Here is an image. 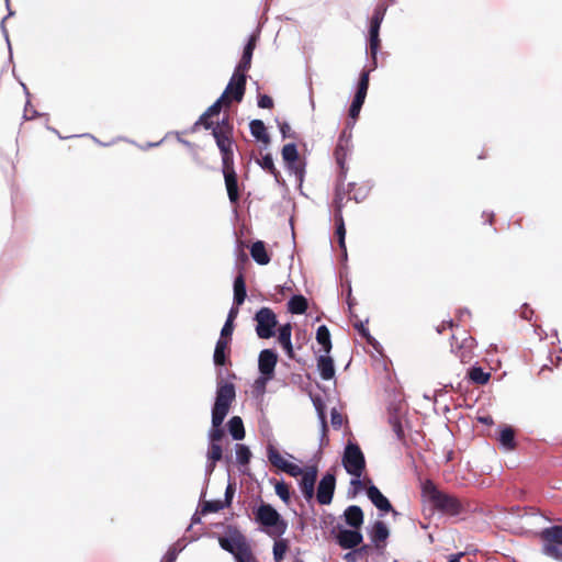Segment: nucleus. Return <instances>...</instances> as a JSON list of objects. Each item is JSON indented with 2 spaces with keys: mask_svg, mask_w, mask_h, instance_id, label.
<instances>
[{
  "mask_svg": "<svg viewBox=\"0 0 562 562\" xmlns=\"http://www.w3.org/2000/svg\"><path fill=\"white\" fill-rule=\"evenodd\" d=\"M498 441L505 450H514L517 446L515 440V430L510 426H504L499 430Z\"/></svg>",
  "mask_w": 562,
  "mask_h": 562,
  "instance_id": "nucleus-27",
  "label": "nucleus"
},
{
  "mask_svg": "<svg viewBox=\"0 0 562 562\" xmlns=\"http://www.w3.org/2000/svg\"><path fill=\"white\" fill-rule=\"evenodd\" d=\"M385 12H386V7L383 3L378 4L372 16H371V20H370L369 48H370V54L374 61L376 59V54L380 48L379 32H380V26L384 19Z\"/></svg>",
  "mask_w": 562,
  "mask_h": 562,
  "instance_id": "nucleus-10",
  "label": "nucleus"
},
{
  "mask_svg": "<svg viewBox=\"0 0 562 562\" xmlns=\"http://www.w3.org/2000/svg\"><path fill=\"white\" fill-rule=\"evenodd\" d=\"M316 340L319 345L323 346V350L325 353L330 352V350H331L330 333L325 325H322L317 328Z\"/></svg>",
  "mask_w": 562,
  "mask_h": 562,
  "instance_id": "nucleus-33",
  "label": "nucleus"
},
{
  "mask_svg": "<svg viewBox=\"0 0 562 562\" xmlns=\"http://www.w3.org/2000/svg\"><path fill=\"white\" fill-rule=\"evenodd\" d=\"M234 493H235V488L232 484H229L227 487H226V491H225V506H229L231 503H232V499H233V496H234Z\"/></svg>",
  "mask_w": 562,
  "mask_h": 562,
  "instance_id": "nucleus-58",
  "label": "nucleus"
},
{
  "mask_svg": "<svg viewBox=\"0 0 562 562\" xmlns=\"http://www.w3.org/2000/svg\"><path fill=\"white\" fill-rule=\"evenodd\" d=\"M214 139L222 156V171L229 202L234 205L240 200L238 178L234 167L232 127L224 123L214 133Z\"/></svg>",
  "mask_w": 562,
  "mask_h": 562,
  "instance_id": "nucleus-1",
  "label": "nucleus"
},
{
  "mask_svg": "<svg viewBox=\"0 0 562 562\" xmlns=\"http://www.w3.org/2000/svg\"><path fill=\"white\" fill-rule=\"evenodd\" d=\"M357 552H359V557L362 559L364 555H367L370 551V547L368 544H363L361 547L355 548Z\"/></svg>",
  "mask_w": 562,
  "mask_h": 562,
  "instance_id": "nucleus-61",
  "label": "nucleus"
},
{
  "mask_svg": "<svg viewBox=\"0 0 562 562\" xmlns=\"http://www.w3.org/2000/svg\"><path fill=\"white\" fill-rule=\"evenodd\" d=\"M361 558L359 557V552H357L356 549H353L352 551L350 552H347L345 555H344V560L346 562H358Z\"/></svg>",
  "mask_w": 562,
  "mask_h": 562,
  "instance_id": "nucleus-57",
  "label": "nucleus"
},
{
  "mask_svg": "<svg viewBox=\"0 0 562 562\" xmlns=\"http://www.w3.org/2000/svg\"><path fill=\"white\" fill-rule=\"evenodd\" d=\"M330 423L335 429H339L342 426L344 417L336 408L331 409Z\"/></svg>",
  "mask_w": 562,
  "mask_h": 562,
  "instance_id": "nucleus-53",
  "label": "nucleus"
},
{
  "mask_svg": "<svg viewBox=\"0 0 562 562\" xmlns=\"http://www.w3.org/2000/svg\"><path fill=\"white\" fill-rule=\"evenodd\" d=\"M335 223H336V236L338 238L339 247L346 251V244H345V236H346V228H345V222L342 214L335 215Z\"/></svg>",
  "mask_w": 562,
  "mask_h": 562,
  "instance_id": "nucleus-36",
  "label": "nucleus"
},
{
  "mask_svg": "<svg viewBox=\"0 0 562 562\" xmlns=\"http://www.w3.org/2000/svg\"><path fill=\"white\" fill-rule=\"evenodd\" d=\"M258 106L261 109H272L273 100L268 94H260L258 98Z\"/></svg>",
  "mask_w": 562,
  "mask_h": 562,
  "instance_id": "nucleus-54",
  "label": "nucleus"
},
{
  "mask_svg": "<svg viewBox=\"0 0 562 562\" xmlns=\"http://www.w3.org/2000/svg\"><path fill=\"white\" fill-rule=\"evenodd\" d=\"M223 106H231V102H228L225 97H220L211 106L207 108V110L199 117L195 125H202L205 130H211L212 135L214 136V133L216 128H220L224 123H227L232 127V135L234 134V125L231 121L229 116L226 115L222 119L221 122H217L214 124L212 121V117L214 115H218Z\"/></svg>",
  "mask_w": 562,
  "mask_h": 562,
  "instance_id": "nucleus-6",
  "label": "nucleus"
},
{
  "mask_svg": "<svg viewBox=\"0 0 562 562\" xmlns=\"http://www.w3.org/2000/svg\"><path fill=\"white\" fill-rule=\"evenodd\" d=\"M363 103H364L363 99H359V98H356V97L353 98L352 103H351L350 109H349V116L351 119H353V120L358 119Z\"/></svg>",
  "mask_w": 562,
  "mask_h": 562,
  "instance_id": "nucleus-46",
  "label": "nucleus"
},
{
  "mask_svg": "<svg viewBox=\"0 0 562 562\" xmlns=\"http://www.w3.org/2000/svg\"><path fill=\"white\" fill-rule=\"evenodd\" d=\"M344 516L347 525L355 529H359L363 524V512L357 505L347 507Z\"/></svg>",
  "mask_w": 562,
  "mask_h": 562,
  "instance_id": "nucleus-21",
  "label": "nucleus"
},
{
  "mask_svg": "<svg viewBox=\"0 0 562 562\" xmlns=\"http://www.w3.org/2000/svg\"><path fill=\"white\" fill-rule=\"evenodd\" d=\"M464 555V553H458V554H452L449 559L448 562H461V558Z\"/></svg>",
  "mask_w": 562,
  "mask_h": 562,
  "instance_id": "nucleus-64",
  "label": "nucleus"
},
{
  "mask_svg": "<svg viewBox=\"0 0 562 562\" xmlns=\"http://www.w3.org/2000/svg\"><path fill=\"white\" fill-rule=\"evenodd\" d=\"M475 339L467 331L461 337L452 336L451 350L462 363H469L475 357Z\"/></svg>",
  "mask_w": 562,
  "mask_h": 562,
  "instance_id": "nucleus-8",
  "label": "nucleus"
},
{
  "mask_svg": "<svg viewBox=\"0 0 562 562\" xmlns=\"http://www.w3.org/2000/svg\"><path fill=\"white\" fill-rule=\"evenodd\" d=\"M290 359L294 358V350L291 340L281 345Z\"/></svg>",
  "mask_w": 562,
  "mask_h": 562,
  "instance_id": "nucleus-59",
  "label": "nucleus"
},
{
  "mask_svg": "<svg viewBox=\"0 0 562 562\" xmlns=\"http://www.w3.org/2000/svg\"><path fill=\"white\" fill-rule=\"evenodd\" d=\"M225 507V503L222 501H209L203 504L202 513H217Z\"/></svg>",
  "mask_w": 562,
  "mask_h": 562,
  "instance_id": "nucleus-43",
  "label": "nucleus"
},
{
  "mask_svg": "<svg viewBox=\"0 0 562 562\" xmlns=\"http://www.w3.org/2000/svg\"><path fill=\"white\" fill-rule=\"evenodd\" d=\"M390 424L392 426L393 431L395 432L396 437L402 440L404 439V430L401 424V420L397 417H391Z\"/></svg>",
  "mask_w": 562,
  "mask_h": 562,
  "instance_id": "nucleus-51",
  "label": "nucleus"
},
{
  "mask_svg": "<svg viewBox=\"0 0 562 562\" xmlns=\"http://www.w3.org/2000/svg\"><path fill=\"white\" fill-rule=\"evenodd\" d=\"M246 81L247 76L235 70L222 97H225L231 103L233 101L240 102L246 91Z\"/></svg>",
  "mask_w": 562,
  "mask_h": 562,
  "instance_id": "nucleus-11",
  "label": "nucleus"
},
{
  "mask_svg": "<svg viewBox=\"0 0 562 562\" xmlns=\"http://www.w3.org/2000/svg\"><path fill=\"white\" fill-rule=\"evenodd\" d=\"M285 165L288 169L295 175L296 179L302 182L305 173L304 162L297 158L295 162H285Z\"/></svg>",
  "mask_w": 562,
  "mask_h": 562,
  "instance_id": "nucleus-42",
  "label": "nucleus"
},
{
  "mask_svg": "<svg viewBox=\"0 0 562 562\" xmlns=\"http://www.w3.org/2000/svg\"><path fill=\"white\" fill-rule=\"evenodd\" d=\"M539 537L542 541V552L557 561H562V526L544 528Z\"/></svg>",
  "mask_w": 562,
  "mask_h": 562,
  "instance_id": "nucleus-5",
  "label": "nucleus"
},
{
  "mask_svg": "<svg viewBox=\"0 0 562 562\" xmlns=\"http://www.w3.org/2000/svg\"><path fill=\"white\" fill-rule=\"evenodd\" d=\"M249 128H250L251 135L257 140L263 143L265 145L270 144V136L267 133L266 125L261 120H252L249 123Z\"/></svg>",
  "mask_w": 562,
  "mask_h": 562,
  "instance_id": "nucleus-26",
  "label": "nucleus"
},
{
  "mask_svg": "<svg viewBox=\"0 0 562 562\" xmlns=\"http://www.w3.org/2000/svg\"><path fill=\"white\" fill-rule=\"evenodd\" d=\"M453 325L454 324L452 321L442 322V324L437 327V331H438V334H441L447 327L452 328Z\"/></svg>",
  "mask_w": 562,
  "mask_h": 562,
  "instance_id": "nucleus-62",
  "label": "nucleus"
},
{
  "mask_svg": "<svg viewBox=\"0 0 562 562\" xmlns=\"http://www.w3.org/2000/svg\"><path fill=\"white\" fill-rule=\"evenodd\" d=\"M221 548L234 555L237 562H257L247 538L235 530L228 537H220Z\"/></svg>",
  "mask_w": 562,
  "mask_h": 562,
  "instance_id": "nucleus-3",
  "label": "nucleus"
},
{
  "mask_svg": "<svg viewBox=\"0 0 562 562\" xmlns=\"http://www.w3.org/2000/svg\"><path fill=\"white\" fill-rule=\"evenodd\" d=\"M307 307V300L303 295H294L288 302V310L292 314H304Z\"/></svg>",
  "mask_w": 562,
  "mask_h": 562,
  "instance_id": "nucleus-30",
  "label": "nucleus"
},
{
  "mask_svg": "<svg viewBox=\"0 0 562 562\" xmlns=\"http://www.w3.org/2000/svg\"><path fill=\"white\" fill-rule=\"evenodd\" d=\"M422 493L436 510L445 515L458 516L465 510V503L462 499L439 490L431 480L423 483Z\"/></svg>",
  "mask_w": 562,
  "mask_h": 562,
  "instance_id": "nucleus-2",
  "label": "nucleus"
},
{
  "mask_svg": "<svg viewBox=\"0 0 562 562\" xmlns=\"http://www.w3.org/2000/svg\"><path fill=\"white\" fill-rule=\"evenodd\" d=\"M255 48H256V36H250V38L248 40V43L246 44V46L244 48L243 56L235 69L236 71H239V72L246 75V72L249 70V68L251 66V58H252Z\"/></svg>",
  "mask_w": 562,
  "mask_h": 562,
  "instance_id": "nucleus-19",
  "label": "nucleus"
},
{
  "mask_svg": "<svg viewBox=\"0 0 562 562\" xmlns=\"http://www.w3.org/2000/svg\"><path fill=\"white\" fill-rule=\"evenodd\" d=\"M223 457V449L220 443H210L209 452H207V471L212 473L215 469V464Z\"/></svg>",
  "mask_w": 562,
  "mask_h": 562,
  "instance_id": "nucleus-32",
  "label": "nucleus"
},
{
  "mask_svg": "<svg viewBox=\"0 0 562 562\" xmlns=\"http://www.w3.org/2000/svg\"><path fill=\"white\" fill-rule=\"evenodd\" d=\"M469 378L472 382L483 385L488 382L491 374L484 372L480 367H473L469 371Z\"/></svg>",
  "mask_w": 562,
  "mask_h": 562,
  "instance_id": "nucleus-35",
  "label": "nucleus"
},
{
  "mask_svg": "<svg viewBox=\"0 0 562 562\" xmlns=\"http://www.w3.org/2000/svg\"><path fill=\"white\" fill-rule=\"evenodd\" d=\"M278 362V355L272 349H263L259 353L258 369L263 375L262 380H272L274 376V369Z\"/></svg>",
  "mask_w": 562,
  "mask_h": 562,
  "instance_id": "nucleus-12",
  "label": "nucleus"
},
{
  "mask_svg": "<svg viewBox=\"0 0 562 562\" xmlns=\"http://www.w3.org/2000/svg\"><path fill=\"white\" fill-rule=\"evenodd\" d=\"M250 255L258 265L266 266L270 262V256L267 252L265 243L261 240H257L251 245Z\"/></svg>",
  "mask_w": 562,
  "mask_h": 562,
  "instance_id": "nucleus-24",
  "label": "nucleus"
},
{
  "mask_svg": "<svg viewBox=\"0 0 562 562\" xmlns=\"http://www.w3.org/2000/svg\"><path fill=\"white\" fill-rule=\"evenodd\" d=\"M231 408V404L215 401L212 409V426H222Z\"/></svg>",
  "mask_w": 562,
  "mask_h": 562,
  "instance_id": "nucleus-28",
  "label": "nucleus"
},
{
  "mask_svg": "<svg viewBox=\"0 0 562 562\" xmlns=\"http://www.w3.org/2000/svg\"><path fill=\"white\" fill-rule=\"evenodd\" d=\"M342 465L350 475L356 477L352 484H360L359 477L366 469V459L357 443H347L342 456Z\"/></svg>",
  "mask_w": 562,
  "mask_h": 562,
  "instance_id": "nucleus-4",
  "label": "nucleus"
},
{
  "mask_svg": "<svg viewBox=\"0 0 562 562\" xmlns=\"http://www.w3.org/2000/svg\"><path fill=\"white\" fill-rule=\"evenodd\" d=\"M276 493L277 495L285 503H289L290 501V487L284 482H278L276 484Z\"/></svg>",
  "mask_w": 562,
  "mask_h": 562,
  "instance_id": "nucleus-44",
  "label": "nucleus"
},
{
  "mask_svg": "<svg viewBox=\"0 0 562 562\" xmlns=\"http://www.w3.org/2000/svg\"><path fill=\"white\" fill-rule=\"evenodd\" d=\"M267 457L269 462L280 471H283L286 460L282 457V454L279 452L277 448L273 446H269L267 449Z\"/></svg>",
  "mask_w": 562,
  "mask_h": 562,
  "instance_id": "nucleus-34",
  "label": "nucleus"
},
{
  "mask_svg": "<svg viewBox=\"0 0 562 562\" xmlns=\"http://www.w3.org/2000/svg\"><path fill=\"white\" fill-rule=\"evenodd\" d=\"M291 333H292V326L290 323H286L279 328L278 340H279L280 345L291 340Z\"/></svg>",
  "mask_w": 562,
  "mask_h": 562,
  "instance_id": "nucleus-45",
  "label": "nucleus"
},
{
  "mask_svg": "<svg viewBox=\"0 0 562 562\" xmlns=\"http://www.w3.org/2000/svg\"><path fill=\"white\" fill-rule=\"evenodd\" d=\"M234 323L231 321H226L220 335V339H225L232 341V335L234 331Z\"/></svg>",
  "mask_w": 562,
  "mask_h": 562,
  "instance_id": "nucleus-48",
  "label": "nucleus"
},
{
  "mask_svg": "<svg viewBox=\"0 0 562 562\" xmlns=\"http://www.w3.org/2000/svg\"><path fill=\"white\" fill-rule=\"evenodd\" d=\"M316 408H317V412H318V415H319V419H321V423H322V431L325 435L326 431H327V423H326V415H325V412H324L323 404L322 403L316 404Z\"/></svg>",
  "mask_w": 562,
  "mask_h": 562,
  "instance_id": "nucleus-56",
  "label": "nucleus"
},
{
  "mask_svg": "<svg viewBox=\"0 0 562 562\" xmlns=\"http://www.w3.org/2000/svg\"><path fill=\"white\" fill-rule=\"evenodd\" d=\"M228 431L235 440H241L245 438L244 423L239 416H234L229 419Z\"/></svg>",
  "mask_w": 562,
  "mask_h": 562,
  "instance_id": "nucleus-31",
  "label": "nucleus"
},
{
  "mask_svg": "<svg viewBox=\"0 0 562 562\" xmlns=\"http://www.w3.org/2000/svg\"><path fill=\"white\" fill-rule=\"evenodd\" d=\"M366 194L361 189L356 190V183L348 184V200H355L356 202H360L364 199Z\"/></svg>",
  "mask_w": 562,
  "mask_h": 562,
  "instance_id": "nucleus-47",
  "label": "nucleus"
},
{
  "mask_svg": "<svg viewBox=\"0 0 562 562\" xmlns=\"http://www.w3.org/2000/svg\"><path fill=\"white\" fill-rule=\"evenodd\" d=\"M256 520L263 527L273 528V533L281 536L286 530V522L270 505L262 503L255 513Z\"/></svg>",
  "mask_w": 562,
  "mask_h": 562,
  "instance_id": "nucleus-7",
  "label": "nucleus"
},
{
  "mask_svg": "<svg viewBox=\"0 0 562 562\" xmlns=\"http://www.w3.org/2000/svg\"><path fill=\"white\" fill-rule=\"evenodd\" d=\"M317 479L316 467L308 468L302 475L300 487L306 501H311L314 497V487Z\"/></svg>",
  "mask_w": 562,
  "mask_h": 562,
  "instance_id": "nucleus-15",
  "label": "nucleus"
},
{
  "mask_svg": "<svg viewBox=\"0 0 562 562\" xmlns=\"http://www.w3.org/2000/svg\"><path fill=\"white\" fill-rule=\"evenodd\" d=\"M349 151V140L345 139L342 136L338 139V143L334 150V156L337 165L340 168V176L346 177V158Z\"/></svg>",
  "mask_w": 562,
  "mask_h": 562,
  "instance_id": "nucleus-17",
  "label": "nucleus"
},
{
  "mask_svg": "<svg viewBox=\"0 0 562 562\" xmlns=\"http://www.w3.org/2000/svg\"><path fill=\"white\" fill-rule=\"evenodd\" d=\"M278 125L283 138H297V135L292 131L291 126L286 122H281Z\"/></svg>",
  "mask_w": 562,
  "mask_h": 562,
  "instance_id": "nucleus-50",
  "label": "nucleus"
},
{
  "mask_svg": "<svg viewBox=\"0 0 562 562\" xmlns=\"http://www.w3.org/2000/svg\"><path fill=\"white\" fill-rule=\"evenodd\" d=\"M289 549L288 540L279 539L273 544V559L276 562H281Z\"/></svg>",
  "mask_w": 562,
  "mask_h": 562,
  "instance_id": "nucleus-38",
  "label": "nucleus"
},
{
  "mask_svg": "<svg viewBox=\"0 0 562 562\" xmlns=\"http://www.w3.org/2000/svg\"><path fill=\"white\" fill-rule=\"evenodd\" d=\"M368 88H369V71H362L355 97L366 100Z\"/></svg>",
  "mask_w": 562,
  "mask_h": 562,
  "instance_id": "nucleus-39",
  "label": "nucleus"
},
{
  "mask_svg": "<svg viewBox=\"0 0 562 562\" xmlns=\"http://www.w3.org/2000/svg\"><path fill=\"white\" fill-rule=\"evenodd\" d=\"M283 472L291 476L297 477L300 475L302 476L305 471H303L299 465L288 461L283 469Z\"/></svg>",
  "mask_w": 562,
  "mask_h": 562,
  "instance_id": "nucleus-49",
  "label": "nucleus"
},
{
  "mask_svg": "<svg viewBox=\"0 0 562 562\" xmlns=\"http://www.w3.org/2000/svg\"><path fill=\"white\" fill-rule=\"evenodd\" d=\"M247 296L245 278L239 273L234 281V303L239 306Z\"/></svg>",
  "mask_w": 562,
  "mask_h": 562,
  "instance_id": "nucleus-29",
  "label": "nucleus"
},
{
  "mask_svg": "<svg viewBox=\"0 0 562 562\" xmlns=\"http://www.w3.org/2000/svg\"><path fill=\"white\" fill-rule=\"evenodd\" d=\"M282 158L284 162H295L299 156V151L296 145L294 143L285 144L281 150Z\"/></svg>",
  "mask_w": 562,
  "mask_h": 562,
  "instance_id": "nucleus-37",
  "label": "nucleus"
},
{
  "mask_svg": "<svg viewBox=\"0 0 562 562\" xmlns=\"http://www.w3.org/2000/svg\"><path fill=\"white\" fill-rule=\"evenodd\" d=\"M336 479L331 473H326L318 483L316 498L321 505L331 503L335 492Z\"/></svg>",
  "mask_w": 562,
  "mask_h": 562,
  "instance_id": "nucleus-13",
  "label": "nucleus"
},
{
  "mask_svg": "<svg viewBox=\"0 0 562 562\" xmlns=\"http://www.w3.org/2000/svg\"><path fill=\"white\" fill-rule=\"evenodd\" d=\"M236 391L235 385L231 382H224L221 380L217 383L215 401L231 404L235 401Z\"/></svg>",
  "mask_w": 562,
  "mask_h": 562,
  "instance_id": "nucleus-20",
  "label": "nucleus"
},
{
  "mask_svg": "<svg viewBox=\"0 0 562 562\" xmlns=\"http://www.w3.org/2000/svg\"><path fill=\"white\" fill-rule=\"evenodd\" d=\"M317 369L321 373L323 380H330L335 375V367L334 360L328 356V353L319 356L317 358Z\"/></svg>",
  "mask_w": 562,
  "mask_h": 562,
  "instance_id": "nucleus-22",
  "label": "nucleus"
},
{
  "mask_svg": "<svg viewBox=\"0 0 562 562\" xmlns=\"http://www.w3.org/2000/svg\"><path fill=\"white\" fill-rule=\"evenodd\" d=\"M367 495L373 505L382 512H391L393 507L389 499L381 493L375 485H370L367 490Z\"/></svg>",
  "mask_w": 562,
  "mask_h": 562,
  "instance_id": "nucleus-16",
  "label": "nucleus"
},
{
  "mask_svg": "<svg viewBox=\"0 0 562 562\" xmlns=\"http://www.w3.org/2000/svg\"><path fill=\"white\" fill-rule=\"evenodd\" d=\"M238 315V307H232L228 312V315H227V319L226 321H231L234 323V321L236 319Z\"/></svg>",
  "mask_w": 562,
  "mask_h": 562,
  "instance_id": "nucleus-63",
  "label": "nucleus"
},
{
  "mask_svg": "<svg viewBox=\"0 0 562 562\" xmlns=\"http://www.w3.org/2000/svg\"><path fill=\"white\" fill-rule=\"evenodd\" d=\"M355 327L358 329V331L360 333V335L364 338H367L369 340V331L368 329L364 327V325L362 323L360 324H355Z\"/></svg>",
  "mask_w": 562,
  "mask_h": 562,
  "instance_id": "nucleus-60",
  "label": "nucleus"
},
{
  "mask_svg": "<svg viewBox=\"0 0 562 562\" xmlns=\"http://www.w3.org/2000/svg\"><path fill=\"white\" fill-rule=\"evenodd\" d=\"M250 458H251V452L247 446L239 445V443L236 445V459L240 465L248 464L250 461Z\"/></svg>",
  "mask_w": 562,
  "mask_h": 562,
  "instance_id": "nucleus-40",
  "label": "nucleus"
},
{
  "mask_svg": "<svg viewBox=\"0 0 562 562\" xmlns=\"http://www.w3.org/2000/svg\"><path fill=\"white\" fill-rule=\"evenodd\" d=\"M389 537V529L386 525L378 520L373 524L372 529L370 531V538L376 548H380L381 543H384Z\"/></svg>",
  "mask_w": 562,
  "mask_h": 562,
  "instance_id": "nucleus-23",
  "label": "nucleus"
},
{
  "mask_svg": "<svg viewBox=\"0 0 562 562\" xmlns=\"http://www.w3.org/2000/svg\"><path fill=\"white\" fill-rule=\"evenodd\" d=\"M179 554V550L176 546H172L168 549L167 553L164 557L162 562H176Z\"/></svg>",
  "mask_w": 562,
  "mask_h": 562,
  "instance_id": "nucleus-55",
  "label": "nucleus"
},
{
  "mask_svg": "<svg viewBox=\"0 0 562 562\" xmlns=\"http://www.w3.org/2000/svg\"><path fill=\"white\" fill-rule=\"evenodd\" d=\"M336 540L340 548L347 550L355 549L360 546L362 543L363 537L358 529H341L336 535Z\"/></svg>",
  "mask_w": 562,
  "mask_h": 562,
  "instance_id": "nucleus-14",
  "label": "nucleus"
},
{
  "mask_svg": "<svg viewBox=\"0 0 562 562\" xmlns=\"http://www.w3.org/2000/svg\"><path fill=\"white\" fill-rule=\"evenodd\" d=\"M231 353V341L225 339H220L216 341L213 361L216 367H223L228 361V356Z\"/></svg>",
  "mask_w": 562,
  "mask_h": 562,
  "instance_id": "nucleus-18",
  "label": "nucleus"
},
{
  "mask_svg": "<svg viewBox=\"0 0 562 562\" xmlns=\"http://www.w3.org/2000/svg\"><path fill=\"white\" fill-rule=\"evenodd\" d=\"M257 322L256 333L259 338L269 339L274 336V327L277 326V316L269 307H261L255 315Z\"/></svg>",
  "mask_w": 562,
  "mask_h": 562,
  "instance_id": "nucleus-9",
  "label": "nucleus"
},
{
  "mask_svg": "<svg viewBox=\"0 0 562 562\" xmlns=\"http://www.w3.org/2000/svg\"><path fill=\"white\" fill-rule=\"evenodd\" d=\"M345 177L339 176V179L335 189V198H334V209L335 215L342 214V209L345 206V196L348 194V190L345 189L344 186Z\"/></svg>",
  "mask_w": 562,
  "mask_h": 562,
  "instance_id": "nucleus-25",
  "label": "nucleus"
},
{
  "mask_svg": "<svg viewBox=\"0 0 562 562\" xmlns=\"http://www.w3.org/2000/svg\"><path fill=\"white\" fill-rule=\"evenodd\" d=\"M223 437L224 430L221 428V426H213L212 430L210 431V443H220Z\"/></svg>",
  "mask_w": 562,
  "mask_h": 562,
  "instance_id": "nucleus-52",
  "label": "nucleus"
},
{
  "mask_svg": "<svg viewBox=\"0 0 562 562\" xmlns=\"http://www.w3.org/2000/svg\"><path fill=\"white\" fill-rule=\"evenodd\" d=\"M259 165L262 169L268 171L270 175H272L277 180L280 176L279 170L276 168L272 156L270 154L262 157V159L259 161Z\"/></svg>",
  "mask_w": 562,
  "mask_h": 562,
  "instance_id": "nucleus-41",
  "label": "nucleus"
}]
</instances>
